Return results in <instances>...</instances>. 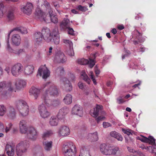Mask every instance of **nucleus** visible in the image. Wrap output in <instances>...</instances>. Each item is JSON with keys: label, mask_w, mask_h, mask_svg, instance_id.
<instances>
[{"label": "nucleus", "mask_w": 156, "mask_h": 156, "mask_svg": "<svg viewBox=\"0 0 156 156\" xmlns=\"http://www.w3.org/2000/svg\"><path fill=\"white\" fill-rule=\"evenodd\" d=\"M138 139L139 140L145 143L148 142V140L147 139V138L143 136H142L141 137H138Z\"/></svg>", "instance_id": "53"}, {"label": "nucleus", "mask_w": 156, "mask_h": 156, "mask_svg": "<svg viewBox=\"0 0 156 156\" xmlns=\"http://www.w3.org/2000/svg\"><path fill=\"white\" fill-rule=\"evenodd\" d=\"M12 123H9L7 126L6 127L5 129V132L7 133L9 132L12 127Z\"/></svg>", "instance_id": "51"}, {"label": "nucleus", "mask_w": 156, "mask_h": 156, "mask_svg": "<svg viewBox=\"0 0 156 156\" xmlns=\"http://www.w3.org/2000/svg\"><path fill=\"white\" fill-rule=\"evenodd\" d=\"M14 30H16L19 32H20L22 34H26L27 33V29L25 28H24L22 27L15 28L10 31V32L8 33L7 37L6 38V41L7 43V46L6 48L7 50L11 52L12 51V49L10 47V44H9V38L10 37V35L11 33Z\"/></svg>", "instance_id": "6"}, {"label": "nucleus", "mask_w": 156, "mask_h": 156, "mask_svg": "<svg viewBox=\"0 0 156 156\" xmlns=\"http://www.w3.org/2000/svg\"><path fill=\"white\" fill-rule=\"evenodd\" d=\"M77 152L76 147L72 142H69L63 146V153L64 156H75Z\"/></svg>", "instance_id": "4"}, {"label": "nucleus", "mask_w": 156, "mask_h": 156, "mask_svg": "<svg viewBox=\"0 0 156 156\" xmlns=\"http://www.w3.org/2000/svg\"><path fill=\"white\" fill-rule=\"evenodd\" d=\"M26 105H28L26 102L22 100H19L16 102V108L18 109V111H20V107L21 108V109H22Z\"/></svg>", "instance_id": "32"}, {"label": "nucleus", "mask_w": 156, "mask_h": 156, "mask_svg": "<svg viewBox=\"0 0 156 156\" xmlns=\"http://www.w3.org/2000/svg\"><path fill=\"white\" fill-rule=\"evenodd\" d=\"M81 77L85 81L87 82L88 79V76L87 74L85 73L84 71H83L81 73Z\"/></svg>", "instance_id": "46"}, {"label": "nucleus", "mask_w": 156, "mask_h": 156, "mask_svg": "<svg viewBox=\"0 0 156 156\" xmlns=\"http://www.w3.org/2000/svg\"><path fill=\"white\" fill-rule=\"evenodd\" d=\"M90 77L91 80H92L94 83L96 85L97 84V82H96V80L94 78V75H93V72H90Z\"/></svg>", "instance_id": "55"}, {"label": "nucleus", "mask_w": 156, "mask_h": 156, "mask_svg": "<svg viewBox=\"0 0 156 156\" xmlns=\"http://www.w3.org/2000/svg\"><path fill=\"white\" fill-rule=\"evenodd\" d=\"M8 119L10 120H14L16 118V112L14 108L10 106L8 108L7 113Z\"/></svg>", "instance_id": "21"}, {"label": "nucleus", "mask_w": 156, "mask_h": 156, "mask_svg": "<svg viewBox=\"0 0 156 156\" xmlns=\"http://www.w3.org/2000/svg\"><path fill=\"white\" fill-rule=\"evenodd\" d=\"M67 53L70 56H74V53L73 48V46L71 47H69V49L67 51Z\"/></svg>", "instance_id": "47"}, {"label": "nucleus", "mask_w": 156, "mask_h": 156, "mask_svg": "<svg viewBox=\"0 0 156 156\" xmlns=\"http://www.w3.org/2000/svg\"><path fill=\"white\" fill-rule=\"evenodd\" d=\"M108 146L104 143L100 145V150L103 154L107 155Z\"/></svg>", "instance_id": "35"}, {"label": "nucleus", "mask_w": 156, "mask_h": 156, "mask_svg": "<svg viewBox=\"0 0 156 156\" xmlns=\"http://www.w3.org/2000/svg\"><path fill=\"white\" fill-rule=\"evenodd\" d=\"M23 66L20 63H17L13 65L11 68V73L13 76H17L23 72Z\"/></svg>", "instance_id": "7"}, {"label": "nucleus", "mask_w": 156, "mask_h": 156, "mask_svg": "<svg viewBox=\"0 0 156 156\" xmlns=\"http://www.w3.org/2000/svg\"><path fill=\"white\" fill-rule=\"evenodd\" d=\"M88 136L89 140L91 142H95L97 141L98 139L97 132L88 134Z\"/></svg>", "instance_id": "37"}, {"label": "nucleus", "mask_w": 156, "mask_h": 156, "mask_svg": "<svg viewBox=\"0 0 156 156\" xmlns=\"http://www.w3.org/2000/svg\"><path fill=\"white\" fill-rule=\"evenodd\" d=\"M64 103L67 105H69L72 102V97L69 94H67L63 99Z\"/></svg>", "instance_id": "38"}, {"label": "nucleus", "mask_w": 156, "mask_h": 156, "mask_svg": "<svg viewBox=\"0 0 156 156\" xmlns=\"http://www.w3.org/2000/svg\"><path fill=\"white\" fill-rule=\"evenodd\" d=\"M69 78L71 80L74 81L75 79V77L73 74L70 73L69 76Z\"/></svg>", "instance_id": "61"}, {"label": "nucleus", "mask_w": 156, "mask_h": 156, "mask_svg": "<svg viewBox=\"0 0 156 156\" xmlns=\"http://www.w3.org/2000/svg\"><path fill=\"white\" fill-rule=\"evenodd\" d=\"M38 135V132L34 128L31 127H30L27 133V137L28 139L35 140L37 139Z\"/></svg>", "instance_id": "10"}, {"label": "nucleus", "mask_w": 156, "mask_h": 156, "mask_svg": "<svg viewBox=\"0 0 156 156\" xmlns=\"http://www.w3.org/2000/svg\"><path fill=\"white\" fill-rule=\"evenodd\" d=\"M54 60L59 63H64L66 62L67 58L63 52L59 51L55 55Z\"/></svg>", "instance_id": "11"}, {"label": "nucleus", "mask_w": 156, "mask_h": 156, "mask_svg": "<svg viewBox=\"0 0 156 156\" xmlns=\"http://www.w3.org/2000/svg\"><path fill=\"white\" fill-rule=\"evenodd\" d=\"M7 16L9 20H12L14 18L13 10H9L7 13Z\"/></svg>", "instance_id": "40"}, {"label": "nucleus", "mask_w": 156, "mask_h": 156, "mask_svg": "<svg viewBox=\"0 0 156 156\" xmlns=\"http://www.w3.org/2000/svg\"><path fill=\"white\" fill-rule=\"evenodd\" d=\"M67 29L68 33L69 34L74 36L75 35V31L72 28H71L70 26L66 29Z\"/></svg>", "instance_id": "48"}, {"label": "nucleus", "mask_w": 156, "mask_h": 156, "mask_svg": "<svg viewBox=\"0 0 156 156\" xmlns=\"http://www.w3.org/2000/svg\"><path fill=\"white\" fill-rule=\"evenodd\" d=\"M51 39L53 38L55 44H58L60 41V37L58 27H55L53 29L51 35Z\"/></svg>", "instance_id": "16"}, {"label": "nucleus", "mask_w": 156, "mask_h": 156, "mask_svg": "<svg viewBox=\"0 0 156 156\" xmlns=\"http://www.w3.org/2000/svg\"><path fill=\"white\" fill-rule=\"evenodd\" d=\"M77 62L79 64L81 65H85L88 64L87 60L83 58L78 59Z\"/></svg>", "instance_id": "41"}, {"label": "nucleus", "mask_w": 156, "mask_h": 156, "mask_svg": "<svg viewBox=\"0 0 156 156\" xmlns=\"http://www.w3.org/2000/svg\"><path fill=\"white\" fill-rule=\"evenodd\" d=\"M102 106L97 105L96 107L90 110V113L92 116L96 118V120L98 123L104 120L105 118V116L106 113L102 110Z\"/></svg>", "instance_id": "3"}, {"label": "nucleus", "mask_w": 156, "mask_h": 156, "mask_svg": "<svg viewBox=\"0 0 156 156\" xmlns=\"http://www.w3.org/2000/svg\"><path fill=\"white\" fill-rule=\"evenodd\" d=\"M97 53V52H95L90 55L88 58V67L91 68L95 65L97 62L96 58Z\"/></svg>", "instance_id": "20"}, {"label": "nucleus", "mask_w": 156, "mask_h": 156, "mask_svg": "<svg viewBox=\"0 0 156 156\" xmlns=\"http://www.w3.org/2000/svg\"><path fill=\"white\" fill-rule=\"evenodd\" d=\"M11 40L12 43L16 46H18L20 44L21 38L18 34L13 35L12 37Z\"/></svg>", "instance_id": "29"}, {"label": "nucleus", "mask_w": 156, "mask_h": 156, "mask_svg": "<svg viewBox=\"0 0 156 156\" xmlns=\"http://www.w3.org/2000/svg\"><path fill=\"white\" fill-rule=\"evenodd\" d=\"M63 42L64 43L68 44L69 46V47H71L73 46L72 42L69 40L63 39Z\"/></svg>", "instance_id": "50"}, {"label": "nucleus", "mask_w": 156, "mask_h": 156, "mask_svg": "<svg viewBox=\"0 0 156 156\" xmlns=\"http://www.w3.org/2000/svg\"><path fill=\"white\" fill-rule=\"evenodd\" d=\"M42 101L43 102L48 106L53 105L56 106L60 104L61 102L59 100L52 101L49 98L44 95L42 97Z\"/></svg>", "instance_id": "12"}, {"label": "nucleus", "mask_w": 156, "mask_h": 156, "mask_svg": "<svg viewBox=\"0 0 156 156\" xmlns=\"http://www.w3.org/2000/svg\"><path fill=\"white\" fill-rule=\"evenodd\" d=\"M94 71L97 76L100 74V71L98 69V66L97 65H96L94 67Z\"/></svg>", "instance_id": "56"}, {"label": "nucleus", "mask_w": 156, "mask_h": 156, "mask_svg": "<svg viewBox=\"0 0 156 156\" xmlns=\"http://www.w3.org/2000/svg\"><path fill=\"white\" fill-rule=\"evenodd\" d=\"M53 134V132L52 130H48L44 132L42 134V137L45 140L46 138L51 136Z\"/></svg>", "instance_id": "39"}, {"label": "nucleus", "mask_w": 156, "mask_h": 156, "mask_svg": "<svg viewBox=\"0 0 156 156\" xmlns=\"http://www.w3.org/2000/svg\"><path fill=\"white\" fill-rule=\"evenodd\" d=\"M4 7L3 4L2 3L0 4V18L3 16V15L2 10Z\"/></svg>", "instance_id": "54"}, {"label": "nucleus", "mask_w": 156, "mask_h": 156, "mask_svg": "<svg viewBox=\"0 0 156 156\" xmlns=\"http://www.w3.org/2000/svg\"><path fill=\"white\" fill-rule=\"evenodd\" d=\"M6 111V108L3 105H0V116H3Z\"/></svg>", "instance_id": "42"}, {"label": "nucleus", "mask_w": 156, "mask_h": 156, "mask_svg": "<svg viewBox=\"0 0 156 156\" xmlns=\"http://www.w3.org/2000/svg\"><path fill=\"white\" fill-rule=\"evenodd\" d=\"M118 150L119 148L118 147L108 146L107 155L110 156L112 155H115Z\"/></svg>", "instance_id": "34"}, {"label": "nucleus", "mask_w": 156, "mask_h": 156, "mask_svg": "<svg viewBox=\"0 0 156 156\" xmlns=\"http://www.w3.org/2000/svg\"><path fill=\"white\" fill-rule=\"evenodd\" d=\"M50 71L44 66H41L38 69L37 75L42 76L43 79H46L50 75Z\"/></svg>", "instance_id": "9"}, {"label": "nucleus", "mask_w": 156, "mask_h": 156, "mask_svg": "<svg viewBox=\"0 0 156 156\" xmlns=\"http://www.w3.org/2000/svg\"><path fill=\"white\" fill-rule=\"evenodd\" d=\"M14 147L9 144L5 147V151L8 156H13L14 154Z\"/></svg>", "instance_id": "27"}, {"label": "nucleus", "mask_w": 156, "mask_h": 156, "mask_svg": "<svg viewBox=\"0 0 156 156\" xmlns=\"http://www.w3.org/2000/svg\"><path fill=\"white\" fill-rule=\"evenodd\" d=\"M69 109L66 107H64L60 109L57 115L58 118L59 120L64 119L65 115L69 112Z\"/></svg>", "instance_id": "17"}, {"label": "nucleus", "mask_w": 156, "mask_h": 156, "mask_svg": "<svg viewBox=\"0 0 156 156\" xmlns=\"http://www.w3.org/2000/svg\"><path fill=\"white\" fill-rule=\"evenodd\" d=\"M70 26V22L69 19L64 18L60 24V27L62 29L65 30Z\"/></svg>", "instance_id": "26"}, {"label": "nucleus", "mask_w": 156, "mask_h": 156, "mask_svg": "<svg viewBox=\"0 0 156 156\" xmlns=\"http://www.w3.org/2000/svg\"><path fill=\"white\" fill-rule=\"evenodd\" d=\"M58 120L57 115L52 116L49 119V123L51 126H56L58 125Z\"/></svg>", "instance_id": "33"}, {"label": "nucleus", "mask_w": 156, "mask_h": 156, "mask_svg": "<svg viewBox=\"0 0 156 156\" xmlns=\"http://www.w3.org/2000/svg\"><path fill=\"white\" fill-rule=\"evenodd\" d=\"M29 147L28 142L26 140L21 141L16 147V154L18 156H22L27 151Z\"/></svg>", "instance_id": "5"}, {"label": "nucleus", "mask_w": 156, "mask_h": 156, "mask_svg": "<svg viewBox=\"0 0 156 156\" xmlns=\"http://www.w3.org/2000/svg\"><path fill=\"white\" fill-rule=\"evenodd\" d=\"M103 126L104 128H107L108 127L111 126L112 125L111 124L106 122H103Z\"/></svg>", "instance_id": "57"}, {"label": "nucleus", "mask_w": 156, "mask_h": 156, "mask_svg": "<svg viewBox=\"0 0 156 156\" xmlns=\"http://www.w3.org/2000/svg\"><path fill=\"white\" fill-rule=\"evenodd\" d=\"M20 132L22 133H25L27 130V122L25 120H21L19 123Z\"/></svg>", "instance_id": "22"}, {"label": "nucleus", "mask_w": 156, "mask_h": 156, "mask_svg": "<svg viewBox=\"0 0 156 156\" xmlns=\"http://www.w3.org/2000/svg\"><path fill=\"white\" fill-rule=\"evenodd\" d=\"M27 82L23 80L18 79L16 80L15 85L17 89L21 90L26 87Z\"/></svg>", "instance_id": "23"}, {"label": "nucleus", "mask_w": 156, "mask_h": 156, "mask_svg": "<svg viewBox=\"0 0 156 156\" xmlns=\"http://www.w3.org/2000/svg\"><path fill=\"white\" fill-rule=\"evenodd\" d=\"M145 49L142 45H140L139 47L138 51L139 52H143L144 51Z\"/></svg>", "instance_id": "60"}, {"label": "nucleus", "mask_w": 156, "mask_h": 156, "mask_svg": "<svg viewBox=\"0 0 156 156\" xmlns=\"http://www.w3.org/2000/svg\"><path fill=\"white\" fill-rule=\"evenodd\" d=\"M63 85V88L66 91L70 92L72 90V86L69 80L66 78H63L62 79Z\"/></svg>", "instance_id": "19"}, {"label": "nucleus", "mask_w": 156, "mask_h": 156, "mask_svg": "<svg viewBox=\"0 0 156 156\" xmlns=\"http://www.w3.org/2000/svg\"><path fill=\"white\" fill-rule=\"evenodd\" d=\"M47 87L45 91L42 95L41 98L42 100V97L44 95L48 98H49L48 94L51 96H55L58 95V92L56 87L53 83L48 82L44 84L41 87L40 89H38L35 87H32L30 89L29 93L33 95L35 99H37L40 94V90L45 87Z\"/></svg>", "instance_id": "1"}, {"label": "nucleus", "mask_w": 156, "mask_h": 156, "mask_svg": "<svg viewBox=\"0 0 156 156\" xmlns=\"http://www.w3.org/2000/svg\"><path fill=\"white\" fill-rule=\"evenodd\" d=\"M118 133L115 131H113L110 132V135L111 136L115 138V137H116V135H117Z\"/></svg>", "instance_id": "59"}, {"label": "nucleus", "mask_w": 156, "mask_h": 156, "mask_svg": "<svg viewBox=\"0 0 156 156\" xmlns=\"http://www.w3.org/2000/svg\"><path fill=\"white\" fill-rule=\"evenodd\" d=\"M72 113L81 117L83 115V108L82 107L78 105H75L73 108Z\"/></svg>", "instance_id": "18"}, {"label": "nucleus", "mask_w": 156, "mask_h": 156, "mask_svg": "<svg viewBox=\"0 0 156 156\" xmlns=\"http://www.w3.org/2000/svg\"><path fill=\"white\" fill-rule=\"evenodd\" d=\"M70 131L68 127L63 125L61 126L58 129V135L61 136H66L69 135Z\"/></svg>", "instance_id": "13"}, {"label": "nucleus", "mask_w": 156, "mask_h": 156, "mask_svg": "<svg viewBox=\"0 0 156 156\" xmlns=\"http://www.w3.org/2000/svg\"><path fill=\"white\" fill-rule=\"evenodd\" d=\"M36 16L41 22L44 21L46 23H49V22L46 18V14L43 12L40 9H37L35 12Z\"/></svg>", "instance_id": "15"}, {"label": "nucleus", "mask_w": 156, "mask_h": 156, "mask_svg": "<svg viewBox=\"0 0 156 156\" xmlns=\"http://www.w3.org/2000/svg\"><path fill=\"white\" fill-rule=\"evenodd\" d=\"M5 70L6 71L8 74H9L10 73V68L9 66H6L5 69Z\"/></svg>", "instance_id": "64"}, {"label": "nucleus", "mask_w": 156, "mask_h": 156, "mask_svg": "<svg viewBox=\"0 0 156 156\" xmlns=\"http://www.w3.org/2000/svg\"><path fill=\"white\" fill-rule=\"evenodd\" d=\"M147 139L148 140V143L149 144H151L152 145L155 144V139L153 136H150L147 138Z\"/></svg>", "instance_id": "43"}, {"label": "nucleus", "mask_w": 156, "mask_h": 156, "mask_svg": "<svg viewBox=\"0 0 156 156\" xmlns=\"http://www.w3.org/2000/svg\"><path fill=\"white\" fill-rule=\"evenodd\" d=\"M122 131L125 133L126 134L128 135L129 136L130 135H132L133 133V131L132 130L128 129H122Z\"/></svg>", "instance_id": "44"}, {"label": "nucleus", "mask_w": 156, "mask_h": 156, "mask_svg": "<svg viewBox=\"0 0 156 156\" xmlns=\"http://www.w3.org/2000/svg\"><path fill=\"white\" fill-rule=\"evenodd\" d=\"M44 39L43 35L40 32H37L34 34V40L35 42L38 44L41 42Z\"/></svg>", "instance_id": "28"}, {"label": "nucleus", "mask_w": 156, "mask_h": 156, "mask_svg": "<svg viewBox=\"0 0 156 156\" xmlns=\"http://www.w3.org/2000/svg\"><path fill=\"white\" fill-rule=\"evenodd\" d=\"M77 10L82 12H85L87 10V7L85 6H83L81 5H79L76 8Z\"/></svg>", "instance_id": "45"}, {"label": "nucleus", "mask_w": 156, "mask_h": 156, "mask_svg": "<svg viewBox=\"0 0 156 156\" xmlns=\"http://www.w3.org/2000/svg\"><path fill=\"white\" fill-rule=\"evenodd\" d=\"M117 102L119 104H120L123 103L124 101L121 98H119L117 99Z\"/></svg>", "instance_id": "62"}, {"label": "nucleus", "mask_w": 156, "mask_h": 156, "mask_svg": "<svg viewBox=\"0 0 156 156\" xmlns=\"http://www.w3.org/2000/svg\"><path fill=\"white\" fill-rule=\"evenodd\" d=\"M64 72L63 68L59 67L56 70V72L58 73L60 75H62Z\"/></svg>", "instance_id": "49"}, {"label": "nucleus", "mask_w": 156, "mask_h": 156, "mask_svg": "<svg viewBox=\"0 0 156 156\" xmlns=\"http://www.w3.org/2000/svg\"><path fill=\"white\" fill-rule=\"evenodd\" d=\"M38 110L41 116L43 119L48 118L51 115L50 112L43 103L39 106Z\"/></svg>", "instance_id": "8"}, {"label": "nucleus", "mask_w": 156, "mask_h": 156, "mask_svg": "<svg viewBox=\"0 0 156 156\" xmlns=\"http://www.w3.org/2000/svg\"><path fill=\"white\" fill-rule=\"evenodd\" d=\"M128 151L130 152H132L134 153L136 152V151H135V150L130 147H128Z\"/></svg>", "instance_id": "63"}, {"label": "nucleus", "mask_w": 156, "mask_h": 156, "mask_svg": "<svg viewBox=\"0 0 156 156\" xmlns=\"http://www.w3.org/2000/svg\"><path fill=\"white\" fill-rule=\"evenodd\" d=\"M41 34L43 35L44 39L47 42H49L51 40V35L49 29L46 27H43L41 30Z\"/></svg>", "instance_id": "14"}, {"label": "nucleus", "mask_w": 156, "mask_h": 156, "mask_svg": "<svg viewBox=\"0 0 156 156\" xmlns=\"http://www.w3.org/2000/svg\"><path fill=\"white\" fill-rule=\"evenodd\" d=\"M22 109L20 107V111H19L20 114L23 116H25L28 115L29 112V107L28 105H26Z\"/></svg>", "instance_id": "36"}, {"label": "nucleus", "mask_w": 156, "mask_h": 156, "mask_svg": "<svg viewBox=\"0 0 156 156\" xmlns=\"http://www.w3.org/2000/svg\"><path fill=\"white\" fill-rule=\"evenodd\" d=\"M34 67L32 65H27L25 66L24 70L23 69V72L25 75H31L33 73Z\"/></svg>", "instance_id": "24"}, {"label": "nucleus", "mask_w": 156, "mask_h": 156, "mask_svg": "<svg viewBox=\"0 0 156 156\" xmlns=\"http://www.w3.org/2000/svg\"><path fill=\"white\" fill-rule=\"evenodd\" d=\"M33 9L32 4L31 3H27L25 7L21 8V10L24 13L29 15L31 14Z\"/></svg>", "instance_id": "25"}, {"label": "nucleus", "mask_w": 156, "mask_h": 156, "mask_svg": "<svg viewBox=\"0 0 156 156\" xmlns=\"http://www.w3.org/2000/svg\"><path fill=\"white\" fill-rule=\"evenodd\" d=\"M78 85L80 89L83 90H84L86 88V85L81 82H79L78 84Z\"/></svg>", "instance_id": "52"}, {"label": "nucleus", "mask_w": 156, "mask_h": 156, "mask_svg": "<svg viewBox=\"0 0 156 156\" xmlns=\"http://www.w3.org/2000/svg\"><path fill=\"white\" fill-rule=\"evenodd\" d=\"M14 87L11 82H0V96L5 97L14 91Z\"/></svg>", "instance_id": "2"}, {"label": "nucleus", "mask_w": 156, "mask_h": 156, "mask_svg": "<svg viewBox=\"0 0 156 156\" xmlns=\"http://www.w3.org/2000/svg\"><path fill=\"white\" fill-rule=\"evenodd\" d=\"M52 143L51 141H43V144L44 150L47 151H51L52 146Z\"/></svg>", "instance_id": "31"}, {"label": "nucleus", "mask_w": 156, "mask_h": 156, "mask_svg": "<svg viewBox=\"0 0 156 156\" xmlns=\"http://www.w3.org/2000/svg\"><path fill=\"white\" fill-rule=\"evenodd\" d=\"M118 140L122 141L123 140V138L122 136L119 133H118L117 135H116V137H115Z\"/></svg>", "instance_id": "58"}, {"label": "nucleus", "mask_w": 156, "mask_h": 156, "mask_svg": "<svg viewBox=\"0 0 156 156\" xmlns=\"http://www.w3.org/2000/svg\"><path fill=\"white\" fill-rule=\"evenodd\" d=\"M50 20L52 23H56L58 22L57 16L55 13H54L52 9H50L48 12Z\"/></svg>", "instance_id": "30"}]
</instances>
